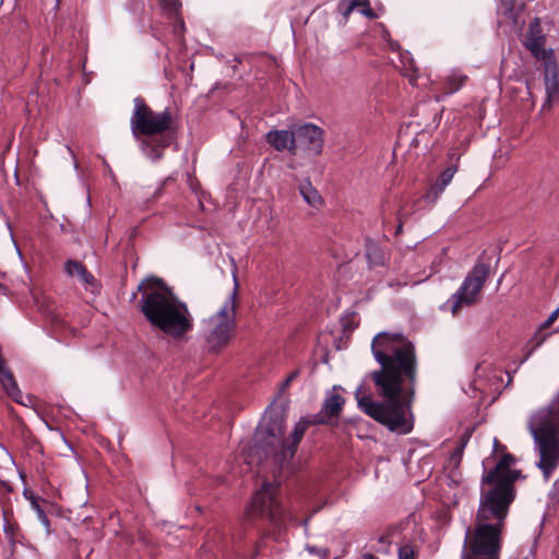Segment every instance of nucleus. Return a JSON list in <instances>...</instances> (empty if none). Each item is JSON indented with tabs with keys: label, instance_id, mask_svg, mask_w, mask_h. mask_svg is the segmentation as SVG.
I'll return each instance as SVG.
<instances>
[{
	"label": "nucleus",
	"instance_id": "obj_39",
	"mask_svg": "<svg viewBox=\"0 0 559 559\" xmlns=\"http://www.w3.org/2000/svg\"><path fill=\"white\" fill-rule=\"evenodd\" d=\"M362 559H376V557L372 554H365L362 555Z\"/></svg>",
	"mask_w": 559,
	"mask_h": 559
},
{
	"label": "nucleus",
	"instance_id": "obj_16",
	"mask_svg": "<svg viewBox=\"0 0 559 559\" xmlns=\"http://www.w3.org/2000/svg\"><path fill=\"white\" fill-rule=\"evenodd\" d=\"M545 88L547 103L559 98V76L558 68L555 62H546L545 64Z\"/></svg>",
	"mask_w": 559,
	"mask_h": 559
},
{
	"label": "nucleus",
	"instance_id": "obj_41",
	"mask_svg": "<svg viewBox=\"0 0 559 559\" xmlns=\"http://www.w3.org/2000/svg\"><path fill=\"white\" fill-rule=\"evenodd\" d=\"M408 78H409V82H411L412 84H414V82H415V80H416V75H408Z\"/></svg>",
	"mask_w": 559,
	"mask_h": 559
},
{
	"label": "nucleus",
	"instance_id": "obj_44",
	"mask_svg": "<svg viewBox=\"0 0 559 559\" xmlns=\"http://www.w3.org/2000/svg\"><path fill=\"white\" fill-rule=\"evenodd\" d=\"M138 293H139L138 290H136L135 293H133V294L131 295V298H130V299H131V300H134V299L136 298V294H138Z\"/></svg>",
	"mask_w": 559,
	"mask_h": 559
},
{
	"label": "nucleus",
	"instance_id": "obj_31",
	"mask_svg": "<svg viewBox=\"0 0 559 559\" xmlns=\"http://www.w3.org/2000/svg\"><path fill=\"white\" fill-rule=\"evenodd\" d=\"M160 1H162V5L164 7V9L171 13H177L181 7V3L179 2V0H160Z\"/></svg>",
	"mask_w": 559,
	"mask_h": 559
},
{
	"label": "nucleus",
	"instance_id": "obj_33",
	"mask_svg": "<svg viewBox=\"0 0 559 559\" xmlns=\"http://www.w3.org/2000/svg\"><path fill=\"white\" fill-rule=\"evenodd\" d=\"M523 352H524V356H523L522 359L519 360L518 366H516L514 372H516L519 370V368L533 355V353L535 350L532 349L531 346H527V344H526L524 346V348H523Z\"/></svg>",
	"mask_w": 559,
	"mask_h": 559
},
{
	"label": "nucleus",
	"instance_id": "obj_37",
	"mask_svg": "<svg viewBox=\"0 0 559 559\" xmlns=\"http://www.w3.org/2000/svg\"><path fill=\"white\" fill-rule=\"evenodd\" d=\"M378 542H379L380 544H382V545H385V546H388V545L390 544V540H389V537H388V536H380V537L378 538Z\"/></svg>",
	"mask_w": 559,
	"mask_h": 559
},
{
	"label": "nucleus",
	"instance_id": "obj_38",
	"mask_svg": "<svg viewBox=\"0 0 559 559\" xmlns=\"http://www.w3.org/2000/svg\"><path fill=\"white\" fill-rule=\"evenodd\" d=\"M397 219H399V225L396 227V234L401 233L402 228H403V221H402L401 215H399Z\"/></svg>",
	"mask_w": 559,
	"mask_h": 559
},
{
	"label": "nucleus",
	"instance_id": "obj_13",
	"mask_svg": "<svg viewBox=\"0 0 559 559\" xmlns=\"http://www.w3.org/2000/svg\"><path fill=\"white\" fill-rule=\"evenodd\" d=\"M265 140L278 152L287 150L292 155L297 154L294 127L292 130H271L265 134Z\"/></svg>",
	"mask_w": 559,
	"mask_h": 559
},
{
	"label": "nucleus",
	"instance_id": "obj_34",
	"mask_svg": "<svg viewBox=\"0 0 559 559\" xmlns=\"http://www.w3.org/2000/svg\"><path fill=\"white\" fill-rule=\"evenodd\" d=\"M549 497L551 500L559 502V477L554 481Z\"/></svg>",
	"mask_w": 559,
	"mask_h": 559
},
{
	"label": "nucleus",
	"instance_id": "obj_35",
	"mask_svg": "<svg viewBox=\"0 0 559 559\" xmlns=\"http://www.w3.org/2000/svg\"><path fill=\"white\" fill-rule=\"evenodd\" d=\"M297 376L298 371H293L282 383L281 391H285L290 385V383L297 378Z\"/></svg>",
	"mask_w": 559,
	"mask_h": 559
},
{
	"label": "nucleus",
	"instance_id": "obj_1",
	"mask_svg": "<svg viewBox=\"0 0 559 559\" xmlns=\"http://www.w3.org/2000/svg\"><path fill=\"white\" fill-rule=\"evenodd\" d=\"M371 353L380 367L366 374V380L373 382L383 401L360 396L359 386L355 392L358 407L390 431L407 435L414 428L411 407L418 378L415 345L402 333L380 332L372 338Z\"/></svg>",
	"mask_w": 559,
	"mask_h": 559
},
{
	"label": "nucleus",
	"instance_id": "obj_23",
	"mask_svg": "<svg viewBox=\"0 0 559 559\" xmlns=\"http://www.w3.org/2000/svg\"><path fill=\"white\" fill-rule=\"evenodd\" d=\"M521 477V471L519 469H510L504 471L498 481L510 488L513 492H515L514 483Z\"/></svg>",
	"mask_w": 559,
	"mask_h": 559
},
{
	"label": "nucleus",
	"instance_id": "obj_42",
	"mask_svg": "<svg viewBox=\"0 0 559 559\" xmlns=\"http://www.w3.org/2000/svg\"><path fill=\"white\" fill-rule=\"evenodd\" d=\"M234 61L237 62V63H241V58L240 57H235Z\"/></svg>",
	"mask_w": 559,
	"mask_h": 559
},
{
	"label": "nucleus",
	"instance_id": "obj_27",
	"mask_svg": "<svg viewBox=\"0 0 559 559\" xmlns=\"http://www.w3.org/2000/svg\"><path fill=\"white\" fill-rule=\"evenodd\" d=\"M305 420H307L308 423V426H317V425H330L332 424L331 420L325 417V415H323L320 411L319 413L314 414V415H311V416H308V417H304Z\"/></svg>",
	"mask_w": 559,
	"mask_h": 559
},
{
	"label": "nucleus",
	"instance_id": "obj_43",
	"mask_svg": "<svg viewBox=\"0 0 559 559\" xmlns=\"http://www.w3.org/2000/svg\"><path fill=\"white\" fill-rule=\"evenodd\" d=\"M138 293H139L138 290H136L135 293H133V294L131 295V298H130V299H131V300H134V299L136 298V294H138Z\"/></svg>",
	"mask_w": 559,
	"mask_h": 559
},
{
	"label": "nucleus",
	"instance_id": "obj_18",
	"mask_svg": "<svg viewBox=\"0 0 559 559\" xmlns=\"http://www.w3.org/2000/svg\"><path fill=\"white\" fill-rule=\"evenodd\" d=\"M457 170L456 165H451L447 167L439 176L436 183L430 188L428 191L426 198L429 200L435 201L439 198V195L444 191L445 187L451 182L453 179L454 174Z\"/></svg>",
	"mask_w": 559,
	"mask_h": 559
},
{
	"label": "nucleus",
	"instance_id": "obj_5",
	"mask_svg": "<svg viewBox=\"0 0 559 559\" xmlns=\"http://www.w3.org/2000/svg\"><path fill=\"white\" fill-rule=\"evenodd\" d=\"M539 460L536 466L548 480L559 465V392L527 423Z\"/></svg>",
	"mask_w": 559,
	"mask_h": 559
},
{
	"label": "nucleus",
	"instance_id": "obj_3",
	"mask_svg": "<svg viewBox=\"0 0 559 559\" xmlns=\"http://www.w3.org/2000/svg\"><path fill=\"white\" fill-rule=\"evenodd\" d=\"M133 103L134 109L130 118L132 134L140 141L142 152L153 162H157L173 140L169 133L173 126L171 111L165 108L155 112L141 96L135 97Z\"/></svg>",
	"mask_w": 559,
	"mask_h": 559
},
{
	"label": "nucleus",
	"instance_id": "obj_8",
	"mask_svg": "<svg viewBox=\"0 0 559 559\" xmlns=\"http://www.w3.org/2000/svg\"><path fill=\"white\" fill-rule=\"evenodd\" d=\"M247 518L262 520L278 530L286 526L292 515L283 506L280 484L264 481L261 485L247 509Z\"/></svg>",
	"mask_w": 559,
	"mask_h": 559
},
{
	"label": "nucleus",
	"instance_id": "obj_22",
	"mask_svg": "<svg viewBox=\"0 0 559 559\" xmlns=\"http://www.w3.org/2000/svg\"><path fill=\"white\" fill-rule=\"evenodd\" d=\"M467 76L462 74L459 71H453L448 78H447V93L453 94L457 92L466 82Z\"/></svg>",
	"mask_w": 559,
	"mask_h": 559
},
{
	"label": "nucleus",
	"instance_id": "obj_7",
	"mask_svg": "<svg viewBox=\"0 0 559 559\" xmlns=\"http://www.w3.org/2000/svg\"><path fill=\"white\" fill-rule=\"evenodd\" d=\"M239 284L234 274V288L222 307L206 321L205 346L211 354H218L226 348L237 326V296Z\"/></svg>",
	"mask_w": 559,
	"mask_h": 559
},
{
	"label": "nucleus",
	"instance_id": "obj_14",
	"mask_svg": "<svg viewBox=\"0 0 559 559\" xmlns=\"http://www.w3.org/2000/svg\"><path fill=\"white\" fill-rule=\"evenodd\" d=\"M64 272L69 276H78L80 281L85 285V288L92 293L98 292L99 284L97 280L80 261L71 259L67 260L64 263Z\"/></svg>",
	"mask_w": 559,
	"mask_h": 559
},
{
	"label": "nucleus",
	"instance_id": "obj_20",
	"mask_svg": "<svg viewBox=\"0 0 559 559\" xmlns=\"http://www.w3.org/2000/svg\"><path fill=\"white\" fill-rule=\"evenodd\" d=\"M299 192L302 195L304 200L310 205V206H318L322 202V198L320 197L317 189L311 185L310 180L307 179L306 181L301 182L299 186Z\"/></svg>",
	"mask_w": 559,
	"mask_h": 559
},
{
	"label": "nucleus",
	"instance_id": "obj_21",
	"mask_svg": "<svg viewBox=\"0 0 559 559\" xmlns=\"http://www.w3.org/2000/svg\"><path fill=\"white\" fill-rule=\"evenodd\" d=\"M366 258L371 265H382L385 261L383 250L373 241L366 245Z\"/></svg>",
	"mask_w": 559,
	"mask_h": 559
},
{
	"label": "nucleus",
	"instance_id": "obj_28",
	"mask_svg": "<svg viewBox=\"0 0 559 559\" xmlns=\"http://www.w3.org/2000/svg\"><path fill=\"white\" fill-rule=\"evenodd\" d=\"M399 559H415V550L411 544H404L399 547L397 550Z\"/></svg>",
	"mask_w": 559,
	"mask_h": 559
},
{
	"label": "nucleus",
	"instance_id": "obj_24",
	"mask_svg": "<svg viewBox=\"0 0 559 559\" xmlns=\"http://www.w3.org/2000/svg\"><path fill=\"white\" fill-rule=\"evenodd\" d=\"M359 7L358 0H342L338 2L337 11L347 21L352 12Z\"/></svg>",
	"mask_w": 559,
	"mask_h": 559
},
{
	"label": "nucleus",
	"instance_id": "obj_6",
	"mask_svg": "<svg viewBox=\"0 0 559 559\" xmlns=\"http://www.w3.org/2000/svg\"><path fill=\"white\" fill-rule=\"evenodd\" d=\"M490 521L475 518L474 527L466 528L461 559H500L506 524Z\"/></svg>",
	"mask_w": 559,
	"mask_h": 559
},
{
	"label": "nucleus",
	"instance_id": "obj_25",
	"mask_svg": "<svg viewBox=\"0 0 559 559\" xmlns=\"http://www.w3.org/2000/svg\"><path fill=\"white\" fill-rule=\"evenodd\" d=\"M550 334L551 333H544L543 330L538 329L526 344L531 346L532 349L536 350L545 343Z\"/></svg>",
	"mask_w": 559,
	"mask_h": 559
},
{
	"label": "nucleus",
	"instance_id": "obj_19",
	"mask_svg": "<svg viewBox=\"0 0 559 559\" xmlns=\"http://www.w3.org/2000/svg\"><path fill=\"white\" fill-rule=\"evenodd\" d=\"M24 496L27 500H29L32 509L36 512L38 520L45 526L46 532L49 534L51 532L50 521L46 514V511L43 507V503H48L47 500H41L39 497L35 496L32 492L24 491Z\"/></svg>",
	"mask_w": 559,
	"mask_h": 559
},
{
	"label": "nucleus",
	"instance_id": "obj_30",
	"mask_svg": "<svg viewBox=\"0 0 559 559\" xmlns=\"http://www.w3.org/2000/svg\"><path fill=\"white\" fill-rule=\"evenodd\" d=\"M306 549L321 559H326L330 556V550L328 548L307 545Z\"/></svg>",
	"mask_w": 559,
	"mask_h": 559
},
{
	"label": "nucleus",
	"instance_id": "obj_17",
	"mask_svg": "<svg viewBox=\"0 0 559 559\" xmlns=\"http://www.w3.org/2000/svg\"><path fill=\"white\" fill-rule=\"evenodd\" d=\"M515 459L510 453H504L499 462L491 469L487 471L484 468V473L481 476V485L486 486V483L497 481L504 473V471H510V466L514 464Z\"/></svg>",
	"mask_w": 559,
	"mask_h": 559
},
{
	"label": "nucleus",
	"instance_id": "obj_15",
	"mask_svg": "<svg viewBox=\"0 0 559 559\" xmlns=\"http://www.w3.org/2000/svg\"><path fill=\"white\" fill-rule=\"evenodd\" d=\"M336 390L337 388L334 386L333 390L326 394L320 409L332 424L334 419L338 418L345 404V399L337 393Z\"/></svg>",
	"mask_w": 559,
	"mask_h": 559
},
{
	"label": "nucleus",
	"instance_id": "obj_40",
	"mask_svg": "<svg viewBox=\"0 0 559 559\" xmlns=\"http://www.w3.org/2000/svg\"><path fill=\"white\" fill-rule=\"evenodd\" d=\"M259 547H260V545L258 544V545H257V548H259ZM258 555H259V550H258V549H255V550L253 551V554L251 555V559H254Z\"/></svg>",
	"mask_w": 559,
	"mask_h": 559
},
{
	"label": "nucleus",
	"instance_id": "obj_26",
	"mask_svg": "<svg viewBox=\"0 0 559 559\" xmlns=\"http://www.w3.org/2000/svg\"><path fill=\"white\" fill-rule=\"evenodd\" d=\"M358 2L359 7L357 9L360 14L369 20H376L378 17V14L371 9L369 0H358Z\"/></svg>",
	"mask_w": 559,
	"mask_h": 559
},
{
	"label": "nucleus",
	"instance_id": "obj_10",
	"mask_svg": "<svg viewBox=\"0 0 559 559\" xmlns=\"http://www.w3.org/2000/svg\"><path fill=\"white\" fill-rule=\"evenodd\" d=\"M490 273L488 263L477 261L473 269L468 272L460 288L448 299L447 305L451 307L453 314L464 306H472L477 295L484 287Z\"/></svg>",
	"mask_w": 559,
	"mask_h": 559
},
{
	"label": "nucleus",
	"instance_id": "obj_12",
	"mask_svg": "<svg viewBox=\"0 0 559 559\" xmlns=\"http://www.w3.org/2000/svg\"><path fill=\"white\" fill-rule=\"evenodd\" d=\"M545 35L538 17L531 21L525 36V46L537 60H546L551 50L545 49Z\"/></svg>",
	"mask_w": 559,
	"mask_h": 559
},
{
	"label": "nucleus",
	"instance_id": "obj_36",
	"mask_svg": "<svg viewBox=\"0 0 559 559\" xmlns=\"http://www.w3.org/2000/svg\"><path fill=\"white\" fill-rule=\"evenodd\" d=\"M506 447L499 442L497 438L493 439V451H504Z\"/></svg>",
	"mask_w": 559,
	"mask_h": 559
},
{
	"label": "nucleus",
	"instance_id": "obj_4",
	"mask_svg": "<svg viewBox=\"0 0 559 559\" xmlns=\"http://www.w3.org/2000/svg\"><path fill=\"white\" fill-rule=\"evenodd\" d=\"M308 427L307 420L300 418L295 425L289 440H286L284 438V416L277 415L271 418L265 429L258 431L254 436L257 453L263 454L265 460H270L275 469L292 474V460Z\"/></svg>",
	"mask_w": 559,
	"mask_h": 559
},
{
	"label": "nucleus",
	"instance_id": "obj_9",
	"mask_svg": "<svg viewBox=\"0 0 559 559\" xmlns=\"http://www.w3.org/2000/svg\"><path fill=\"white\" fill-rule=\"evenodd\" d=\"M515 499V492L500 481L480 484L477 520H492L506 524L510 507Z\"/></svg>",
	"mask_w": 559,
	"mask_h": 559
},
{
	"label": "nucleus",
	"instance_id": "obj_32",
	"mask_svg": "<svg viewBox=\"0 0 559 559\" xmlns=\"http://www.w3.org/2000/svg\"><path fill=\"white\" fill-rule=\"evenodd\" d=\"M558 314H559V307L550 313L548 319L540 324L539 329L544 331L545 329L549 328L557 320Z\"/></svg>",
	"mask_w": 559,
	"mask_h": 559
},
{
	"label": "nucleus",
	"instance_id": "obj_29",
	"mask_svg": "<svg viewBox=\"0 0 559 559\" xmlns=\"http://www.w3.org/2000/svg\"><path fill=\"white\" fill-rule=\"evenodd\" d=\"M501 5L504 9V14L509 20L515 21L516 14L514 12V5L516 0H500Z\"/></svg>",
	"mask_w": 559,
	"mask_h": 559
},
{
	"label": "nucleus",
	"instance_id": "obj_2",
	"mask_svg": "<svg viewBox=\"0 0 559 559\" xmlns=\"http://www.w3.org/2000/svg\"><path fill=\"white\" fill-rule=\"evenodd\" d=\"M139 308L150 324L176 341L193 329V318L187 304L159 277H146L138 285Z\"/></svg>",
	"mask_w": 559,
	"mask_h": 559
},
{
	"label": "nucleus",
	"instance_id": "obj_11",
	"mask_svg": "<svg viewBox=\"0 0 559 559\" xmlns=\"http://www.w3.org/2000/svg\"><path fill=\"white\" fill-rule=\"evenodd\" d=\"M294 138L297 152L304 150L316 155L322 152L323 131L320 127L313 123L294 126Z\"/></svg>",
	"mask_w": 559,
	"mask_h": 559
}]
</instances>
